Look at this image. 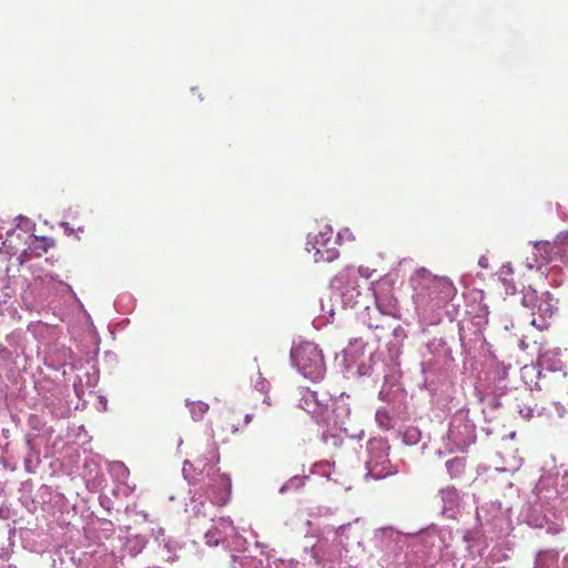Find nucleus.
Here are the masks:
<instances>
[{"mask_svg":"<svg viewBox=\"0 0 568 568\" xmlns=\"http://www.w3.org/2000/svg\"><path fill=\"white\" fill-rule=\"evenodd\" d=\"M187 407L194 420L203 419L209 410V405L202 400L190 402L187 403Z\"/></svg>","mask_w":568,"mask_h":568,"instance_id":"nucleus-12","label":"nucleus"},{"mask_svg":"<svg viewBox=\"0 0 568 568\" xmlns=\"http://www.w3.org/2000/svg\"><path fill=\"white\" fill-rule=\"evenodd\" d=\"M205 540L209 546H217L220 542L224 544V540L216 537V529L209 530L205 534Z\"/></svg>","mask_w":568,"mask_h":568,"instance_id":"nucleus-13","label":"nucleus"},{"mask_svg":"<svg viewBox=\"0 0 568 568\" xmlns=\"http://www.w3.org/2000/svg\"><path fill=\"white\" fill-rule=\"evenodd\" d=\"M54 245H55V242L51 237L34 236L33 241L31 242V244L29 246V250L31 252V255L39 257L42 254L47 253Z\"/></svg>","mask_w":568,"mask_h":568,"instance_id":"nucleus-9","label":"nucleus"},{"mask_svg":"<svg viewBox=\"0 0 568 568\" xmlns=\"http://www.w3.org/2000/svg\"><path fill=\"white\" fill-rule=\"evenodd\" d=\"M367 475L374 479H382L388 475L393 474L392 465L387 458L381 463V468L377 463H374L372 459L367 462Z\"/></svg>","mask_w":568,"mask_h":568,"instance_id":"nucleus-8","label":"nucleus"},{"mask_svg":"<svg viewBox=\"0 0 568 568\" xmlns=\"http://www.w3.org/2000/svg\"><path fill=\"white\" fill-rule=\"evenodd\" d=\"M556 254L568 263V232L560 233L555 240Z\"/></svg>","mask_w":568,"mask_h":568,"instance_id":"nucleus-10","label":"nucleus"},{"mask_svg":"<svg viewBox=\"0 0 568 568\" xmlns=\"http://www.w3.org/2000/svg\"><path fill=\"white\" fill-rule=\"evenodd\" d=\"M337 239L334 236V231L332 227H324V230L320 231L317 235H315L314 241L308 243L311 248H307L308 252L313 251V258L315 262H333L339 255V252L336 247Z\"/></svg>","mask_w":568,"mask_h":568,"instance_id":"nucleus-4","label":"nucleus"},{"mask_svg":"<svg viewBox=\"0 0 568 568\" xmlns=\"http://www.w3.org/2000/svg\"><path fill=\"white\" fill-rule=\"evenodd\" d=\"M501 272L503 274L510 275L513 273V270L510 266H504Z\"/></svg>","mask_w":568,"mask_h":568,"instance_id":"nucleus-16","label":"nucleus"},{"mask_svg":"<svg viewBox=\"0 0 568 568\" xmlns=\"http://www.w3.org/2000/svg\"><path fill=\"white\" fill-rule=\"evenodd\" d=\"M251 420H252V415L246 414V415L244 416V424H245V425H247V424H250V423H251Z\"/></svg>","mask_w":568,"mask_h":568,"instance_id":"nucleus-17","label":"nucleus"},{"mask_svg":"<svg viewBox=\"0 0 568 568\" xmlns=\"http://www.w3.org/2000/svg\"><path fill=\"white\" fill-rule=\"evenodd\" d=\"M446 467L450 477H458L465 470L466 460L464 457H455L446 462Z\"/></svg>","mask_w":568,"mask_h":568,"instance_id":"nucleus-11","label":"nucleus"},{"mask_svg":"<svg viewBox=\"0 0 568 568\" xmlns=\"http://www.w3.org/2000/svg\"><path fill=\"white\" fill-rule=\"evenodd\" d=\"M293 363L298 371L312 381L321 379L325 373V363L322 351L311 342H304L291 351Z\"/></svg>","mask_w":568,"mask_h":568,"instance_id":"nucleus-1","label":"nucleus"},{"mask_svg":"<svg viewBox=\"0 0 568 568\" xmlns=\"http://www.w3.org/2000/svg\"><path fill=\"white\" fill-rule=\"evenodd\" d=\"M240 417L241 416L233 410L223 414L219 418L215 428L212 429L211 437L213 439L217 437L222 443H226L230 436L239 432Z\"/></svg>","mask_w":568,"mask_h":568,"instance_id":"nucleus-6","label":"nucleus"},{"mask_svg":"<svg viewBox=\"0 0 568 568\" xmlns=\"http://www.w3.org/2000/svg\"><path fill=\"white\" fill-rule=\"evenodd\" d=\"M503 283L506 286V292L507 293H511L513 294L515 292V286L513 284H510V282L506 277L503 278Z\"/></svg>","mask_w":568,"mask_h":568,"instance_id":"nucleus-14","label":"nucleus"},{"mask_svg":"<svg viewBox=\"0 0 568 568\" xmlns=\"http://www.w3.org/2000/svg\"><path fill=\"white\" fill-rule=\"evenodd\" d=\"M189 456L190 459L184 462V471H186V467L193 468L200 474L209 471L220 462L217 443L212 437L205 442H199L192 447Z\"/></svg>","mask_w":568,"mask_h":568,"instance_id":"nucleus-2","label":"nucleus"},{"mask_svg":"<svg viewBox=\"0 0 568 568\" xmlns=\"http://www.w3.org/2000/svg\"><path fill=\"white\" fill-rule=\"evenodd\" d=\"M523 305L530 311L527 314V320L530 325L537 327L539 331L547 328V318L552 315V305L542 296H539L537 291L528 286L523 291Z\"/></svg>","mask_w":568,"mask_h":568,"instance_id":"nucleus-3","label":"nucleus"},{"mask_svg":"<svg viewBox=\"0 0 568 568\" xmlns=\"http://www.w3.org/2000/svg\"><path fill=\"white\" fill-rule=\"evenodd\" d=\"M532 254L535 255L534 262L537 267L548 264L557 256L555 241L552 243L548 241L537 242L534 245Z\"/></svg>","mask_w":568,"mask_h":568,"instance_id":"nucleus-7","label":"nucleus"},{"mask_svg":"<svg viewBox=\"0 0 568 568\" xmlns=\"http://www.w3.org/2000/svg\"><path fill=\"white\" fill-rule=\"evenodd\" d=\"M229 558H230V562L233 565L234 562H236V561H237V559H239L240 557H239L237 555H235V554L231 552V554H229ZM232 568H236V567H233V566H232Z\"/></svg>","mask_w":568,"mask_h":568,"instance_id":"nucleus-15","label":"nucleus"},{"mask_svg":"<svg viewBox=\"0 0 568 568\" xmlns=\"http://www.w3.org/2000/svg\"><path fill=\"white\" fill-rule=\"evenodd\" d=\"M423 285L428 291V296L433 300L446 301L455 294V287L447 277L427 274L423 276Z\"/></svg>","mask_w":568,"mask_h":568,"instance_id":"nucleus-5","label":"nucleus"}]
</instances>
